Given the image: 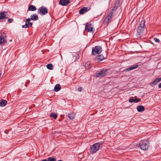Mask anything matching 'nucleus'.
Wrapping results in <instances>:
<instances>
[{
	"instance_id": "nucleus-9",
	"label": "nucleus",
	"mask_w": 161,
	"mask_h": 161,
	"mask_svg": "<svg viewBox=\"0 0 161 161\" xmlns=\"http://www.w3.org/2000/svg\"><path fill=\"white\" fill-rule=\"evenodd\" d=\"M85 29V30H92L94 29L93 25L89 22L86 23Z\"/></svg>"
},
{
	"instance_id": "nucleus-33",
	"label": "nucleus",
	"mask_w": 161,
	"mask_h": 161,
	"mask_svg": "<svg viewBox=\"0 0 161 161\" xmlns=\"http://www.w3.org/2000/svg\"><path fill=\"white\" fill-rule=\"evenodd\" d=\"M158 86L159 88H161V83L159 84Z\"/></svg>"
},
{
	"instance_id": "nucleus-7",
	"label": "nucleus",
	"mask_w": 161,
	"mask_h": 161,
	"mask_svg": "<svg viewBox=\"0 0 161 161\" xmlns=\"http://www.w3.org/2000/svg\"><path fill=\"white\" fill-rule=\"evenodd\" d=\"M112 15L113 13L112 12L109 14L103 21V23L104 25H107L109 23L110 20L111 19Z\"/></svg>"
},
{
	"instance_id": "nucleus-35",
	"label": "nucleus",
	"mask_w": 161,
	"mask_h": 161,
	"mask_svg": "<svg viewBox=\"0 0 161 161\" xmlns=\"http://www.w3.org/2000/svg\"><path fill=\"white\" fill-rule=\"evenodd\" d=\"M87 32H92V33H94V32H93V31H87Z\"/></svg>"
},
{
	"instance_id": "nucleus-4",
	"label": "nucleus",
	"mask_w": 161,
	"mask_h": 161,
	"mask_svg": "<svg viewBox=\"0 0 161 161\" xmlns=\"http://www.w3.org/2000/svg\"><path fill=\"white\" fill-rule=\"evenodd\" d=\"M107 70L106 69H104L102 70L99 72L97 71L96 73V75L97 77H102L105 76L106 75V72Z\"/></svg>"
},
{
	"instance_id": "nucleus-34",
	"label": "nucleus",
	"mask_w": 161,
	"mask_h": 161,
	"mask_svg": "<svg viewBox=\"0 0 161 161\" xmlns=\"http://www.w3.org/2000/svg\"><path fill=\"white\" fill-rule=\"evenodd\" d=\"M41 161H47V160L46 159H44L42 160Z\"/></svg>"
},
{
	"instance_id": "nucleus-12",
	"label": "nucleus",
	"mask_w": 161,
	"mask_h": 161,
	"mask_svg": "<svg viewBox=\"0 0 161 161\" xmlns=\"http://www.w3.org/2000/svg\"><path fill=\"white\" fill-rule=\"evenodd\" d=\"M69 3V0H61L59 2V4L63 6L68 5Z\"/></svg>"
},
{
	"instance_id": "nucleus-25",
	"label": "nucleus",
	"mask_w": 161,
	"mask_h": 161,
	"mask_svg": "<svg viewBox=\"0 0 161 161\" xmlns=\"http://www.w3.org/2000/svg\"><path fill=\"white\" fill-rule=\"evenodd\" d=\"M142 32L141 31H138L136 33V35L137 37H141V35H142L141 33Z\"/></svg>"
},
{
	"instance_id": "nucleus-2",
	"label": "nucleus",
	"mask_w": 161,
	"mask_h": 161,
	"mask_svg": "<svg viewBox=\"0 0 161 161\" xmlns=\"http://www.w3.org/2000/svg\"><path fill=\"white\" fill-rule=\"evenodd\" d=\"M100 144L99 143H97L94 144L91 148L90 152L93 153L97 152L99 149Z\"/></svg>"
},
{
	"instance_id": "nucleus-8",
	"label": "nucleus",
	"mask_w": 161,
	"mask_h": 161,
	"mask_svg": "<svg viewBox=\"0 0 161 161\" xmlns=\"http://www.w3.org/2000/svg\"><path fill=\"white\" fill-rule=\"evenodd\" d=\"M38 12L39 14H45L47 13V9L46 8L41 7L38 9Z\"/></svg>"
},
{
	"instance_id": "nucleus-31",
	"label": "nucleus",
	"mask_w": 161,
	"mask_h": 161,
	"mask_svg": "<svg viewBox=\"0 0 161 161\" xmlns=\"http://www.w3.org/2000/svg\"><path fill=\"white\" fill-rule=\"evenodd\" d=\"M129 102L131 103L134 102V99L133 98H130L129 100Z\"/></svg>"
},
{
	"instance_id": "nucleus-32",
	"label": "nucleus",
	"mask_w": 161,
	"mask_h": 161,
	"mask_svg": "<svg viewBox=\"0 0 161 161\" xmlns=\"http://www.w3.org/2000/svg\"><path fill=\"white\" fill-rule=\"evenodd\" d=\"M83 90V88L82 87H80L78 88V90L80 92H81Z\"/></svg>"
},
{
	"instance_id": "nucleus-1",
	"label": "nucleus",
	"mask_w": 161,
	"mask_h": 161,
	"mask_svg": "<svg viewBox=\"0 0 161 161\" xmlns=\"http://www.w3.org/2000/svg\"><path fill=\"white\" fill-rule=\"evenodd\" d=\"M149 144L147 140H143L140 142L139 146L143 150H147L149 148Z\"/></svg>"
},
{
	"instance_id": "nucleus-20",
	"label": "nucleus",
	"mask_w": 161,
	"mask_h": 161,
	"mask_svg": "<svg viewBox=\"0 0 161 161\" xmlns=\"http://www.w3.org/2000/svg\"><path fill=\"white\" fill-rule=\"evenodd\" d=\"M28 10L29 11H34L36 10V7L32 5L29 6Z\"/></svg>"
},
{
	"instance_id": "nucleus-21",
	"label": "nucleus",
	"mask_w": 161,
	"mask_h": 161,
	"mask_svg": "<svg viewBox=\"0 0 161 161\" xmlns=\"http://www.w3.org/2000/svg\"><path fill=\"white\" fill-rule=\"evenodd\" d=\"M161 80V78H156L155 79V81H153V85H156L157 84L158 82H160Z\"/></svg>"
},
{
	"instance_id": "nucleus-26",
	"label": "nucleus",
	"mask_w": 161,
	"mask_h": 161,
	"mask_svg": "<svg viewBox=\"0 0 161 161\" xmlns=\"http://www.w3.org/2000/svg\"><path fill=\"white\" fill-rule=\"evenodd\" d=\"M47 161H56V159L54 158L49 157L47 159Z\"/></svg>"
},
{
	"instance_id": "nucleus-18",
	"label": "nucleus",
	"mask_w": 161,
	"mask_h": 161,
	"mask_svg": "<svg viewBox=\"0 0 161 161\" xmlns=\"http://www.w3.org/2000/svg\"><path fill=\"white\" fill-rule=\"evenodd\" d=\"M137 111L139 112H141L145 110L144 107L142 106H139L137 107Z\"/></svg>"
},
{
	"instance_id": "nucleus-17",
	"label": "nucleus",
	"mask_w": 161,
	"mask_h": 161,
	"mask_svg": "<svg viewBox=\"0 0 161 161\" xmlns=\"http://www.w3.org/2000/svg\"><path fill=\"white\" fill-rule=\"evenodd\" d=\"M30 20H36L38 19V17L37 15L34 14L31 15V16Z\"/></svg>"
},
{
	"instance_id": "nucleus-27",
	"label": "nucleus",
	"mask_w": 161,
	"mask_h": 161,
	"mask_svg": "<svg viewBox=\"0 0 161 161\" xmlns=\"http://www.w3.org/2000/svg\"><path fill=\"white\" fill-rule=\"evenodd\" d=\"M90 65V64L88 63H87L86 64H85V67L87 69H88L90 68L89 66Z\"/></svg>"
},
{
	"instance_id": "nucleus-16",
	"label": "nucleus",
	"mask_w": 161,
	"mask_h": 161,
	"mask_svg": "<svg viewBox=\"0 0 161 161\" xmlns=\"http://www.w3.org/2000/svg\"><path fill=\"white\" fill-rule=\"evenodd\" d=\"M87 11V8L86 7H84L80 10L79 13L81 14H83Z\"/></svg>"
},
{
	"instance_id": "nucleus-36",
	"label": "nucleus",
	"mask_w": 161,
	"mask_h": 161,
	"mask_svg": "<svg viewBox=\"0 0 161 161\" xmlns=\"http://www.w3.org/2000/svg\"><path fill=\"white\" fill-rule=\"evenodd\" d=\"M1 74L0 73V77H1Z\"/></svg>"
},
{
	"instance_id": "nucleus-19",
	"label": "nucleus",
	"mask_w": 161,
	"mask_h": 161,
	"mask_svg": "<svg viewBox=\"0 0 161 161\" xmlns=\"http://www.w3.org/2000/svg\"><path fill=\"white\" fill-rule=\"evenodd\" d=\"M61 89V86L59 84H56L55 86L54 90L55 92H58Z\"/></svg>"
},
{
	"instance_id": "nucleus-24",
	"label": "nucleus",
	"mask_w": 161,
	"mask_h": 161,
	"mask_svg": "<svg viewBox=\"0 0 161 161\" xmlns=\"http://www.w3.org/2000/svg\"><path fill=\"white\" fill-rule=\"evenodd\" d=\"M68 117L71 119H73L75 117V114L74 113H72L69 114Z\"/></svg>"
},
{
	"instance_id": "nucleus-11",
	"label": "nucleus",
	"mask_w": 161,
	"mask_h": 161,
	"mask_svg": "<svg viewBox=\"0 0 161 161\" xmlns=\"http://www.w3.org/2000/svg\"><path fill=\"white\" fill-rule=\"evenodd\" d=\"M104 58V57L102 55H100L96 56L95 60L96 62H99L103 60Z\"/></svg>"
},
{
	"instance_id": "nucleus-14",
	"label": "nucleus",
	"mask_w": 161,
	"mask_h": 161,
	"mask_svg": "<svg viewBox=\"0 0 161 161\" xmlns=\"http://www.w3.org/2000/svg\"><path fill=\"white\" fill-rule=\"evenodd\" d=\"M138 65L137 64H135L132 66H131V67L126 69H125V71H130L131 70L135 69L136 68H137L138 67Z\"/></svg>"
},
{
	"instance_id": "nucleus-29",
	"label": "nucleus",
	"mask_w": 161,
	"mask_h": 161,
	"mask_svg": "<svg viewBox=\"0 0 161 161\" xmlns=\"http://www.w3.org/2000/svg\"><path fill=\"white\" fill-rule=\"evenodd\" d=\"M140 99L136 98L134 100V102L135 103H138L140 101Z\"/></svg>"
},
{
	"instance_id": "nucleus-5",
	"label": "nucleus",
	"mask_w": 161,
	"mask_h": 161,
	"mask_svg": "<svg viewBox=\"0 0 161 161\" xmlns=\"http://www.w3.org/2000/svg\"><path fill=\"white\" fill-rule=\"evenodd\" d=\"M6 42V36L5 33H2L0 35V45Z\"/></svg>"
},
{
	"instance_id": "nucleus-28",
	"label": "nucleus",
	"mask_w": 161,
	"mask_h": 161,
	"mask_svg": "<svg viewBox=\"0 0 161 161\" xmlns=\"http://www.w3.org/2000/svg\"><path fill=\"white\" fill-rule=\"evenodd\" d=\"M154 40L156 42L159 43L160 42V40L159 39L156 37L154 38Z\"/></svg>"
},
{
	"instance_id": "nucleus-3",
	"label": "nucleus",
	"mask_w": 161,
	"mask_h": 161,
	"mask_svg": "<svg viewBox=\"0 0 161 161\" xmlns=\"http://www.w3.org/2000/svg\"><path fill=\"white\" fill-rule=\"evenodd\" d=\"M101 47L99 46H96L92 48V55L96 54H100L102 52Z\"/></svg>"
},
{
	"instance_id": "nucleus-6",
	"label": "nucleus",
	"mask_w": 161,
	"mask_h": 161,
	"mask_svg": "<svg viewBox=\"0 0 161 161\" xmlns=\"http://www.w3.org/2000/svg\"><path fill=\"white\" fill-rule=\"evenodd\" d=\"M145 20H143L141 21L138 27L139 30H143L147 29L145 25Z\"/></svg>"
},
{
	"instance_id": "nucleus-30",
	"label": "nucleus",
	"mask_w": 161,
	"mask_h": 161,
	"mask_svg": "<svg viewBox=\"0 0 161 161\" xmlns=\"http://www.w3.org/2000/svg\"><path fill=\"white\" fill-rule=\"evenodd\" d=\"M13 19H9L8 20V22L9 23H11L12 22Z\"/></svg>"
},
{
	"instance_id": "nucleus-10",
	"label": "nucleus",
	"mask_w": 161,
	"mask_h": 161,
	"mask_svg": "<svg viewBox=\"0 0 161 161\" xmlns=\"http://www.w3.org/2000/svg\"><path fill=\"white\" fill-rule=\"evenodd\" d=\"M30 19H27L26 20V24L25 25H23L22 27L23 28H26L31 27L32 25V24L30 22Z\"/></svg>"
},
{
	"instance_id": "nucleus-22",
	"label": "nucleus",
	"mask_w": 161,
	"mask_h": 161,
	"mask_svg": "<svg viewBox=\"0 0 161 161\" xmlns=\"http://www.w3.org/2000/svg\"><path fill=\"white\" fill-rule=\"evenodd\" d=\"M50 116L51 117L53 118L54 119H56L57 117V114L54 113V112L52 113Z\"/></svg>"
},
{
	"instance_id": "nucleus-13",
	"label": "nucleus",
	"mask_w": 161,
	"mask_h": 161,
	"mask_svg": "<svg viewBox=\"0 0 161 161\" xmlns=\"http://www.w3.org/2000/svg\"><path fill=\"white\" fill-rule=\"evenodd\" d=\"M7 14V13L6 12H3L1 13H0V19L8 18L6 15Z\"/></svg>"
},
{
	"instance_id": "nucleus-15",
	"label": "nucleus",
	"mask_w": 161,
	"mask_h": 161,
	"mask_svg": "<svg viewBox=\"0 0 161 161\" xmlns=\"http://www.w3.org/2000/svg\"><path fill=\"white\" fill-rule=\"evenodd\" d=\"M7 102L4 99H1L0 100V106L1 107L5 106L7 104Z\"/></svg>"
},
{
	"instance_id": "nucleus-23",
	"label": "nucleus",
	"mask_w": 161,
	"mask_h": 161,
	"mask_svg": "<svg viewBox=\"0 0 161 161\" xmlns=\"http://www.w3.org/2000/svg\"><path fill=\"white\" fill-rule=\"evenodd\" d=\"M47 68L49 69L52 70L53 69V66L51 64H49L47 65Z\"/></svg>"
}]
</instances>
